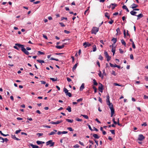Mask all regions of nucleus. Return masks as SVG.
Masks as SVG:
<instances>
[{
    "label": "nucleus",
    "mask_w": 148,
    "mask_h": 148,
    "mask_svg": "<svg viewBox=\"0 0 148 148\" xmlns=\"http://www.w3.org/2000/svg\"><path fill=\"white\" fill-rule=\"evenodd\" d=\"M15 46H14V48L18 50H19V49L21 48V51L24 52L25 54L28 55L29 54V52L27 51L26 49L24 47L23 45H21L19 44L16 43L15 44Z\"/></svg>",
    "instance_id": "obj_1"
},
{
    "label": "nucleus",
    "mask_w": 148,
    "mask_h": 148,
    "mask_svg": "<svg viewBox=\"0 0 148 148\" xmlns=\"http://www.w3.org/2000/svg\"><path fill=\"white\" fill-rule=\"evenodd\" d=\"M46 145H49V147H52L54 146L55 143L53 142L52 140H49L46 143Z\"/></svg>",
    "instance_id": "obj_2"
},
{
    "label": "nucleus",
    "mask_w": 148,
    "mask_h": 148,
    "mask_svg": "<svg viewBox=\"0 0 148 148\" xmlns=\"http://www.w3.org/2000/svg\"><path fill=\"white\" fill-rule=\"evenodd\" d=\"M99 30V28L95 27H92L91 30V33L96 34L98 32Z\"/></svg>",
    "instance_id": "obj_3"
},
{
    "label": "nucleus",
    "mask_w": 148,
    "mask_h": 148,
    "mask_svg": "<svg viewBox=\"0 0 148 148\" xmlns=\"http://www.w3.org/2000/svg\"><path fill=\"white\" fill-rule=\"evenodd\" d=\"M109 98L110 97L109 95H108L107 97V99H106V103L107 104L108 106L109 107L112 106H113V105L112 103H110V101L109 100Z\"/></svg>",
    "instance_id": "obj_4"
},
{
    "label": "nucleus",
    "mask_w": 148,
    "mask_h": 148,
    "mask_svg": "<svg viewBox=\"0 0 148 148\" xmlns=\"http://www.w3.org/2000/svg\"><path fill=\"white\" fill-rule=\"evenodd\" d=\"M111 110V116L112 117L114 113V110L113 107V106H112L110 107Z\"/></svg>",
    "instance_id": "obj_5"
},
{
    "label": "nucleus",
    "mask_w": 148,
    "mask_h": 148,
    "mask_svg": "<svg viewBox=\"0 0 148 148\" xmlns=\"http://www.w3.org/2000/svg\"><path fill=\"white\" fill-rule=\"evenodd\" d=\"M63 121L62 120L60 121H58L56 122L51 121L50 122V123L52 124H58L61 123Z\"/></svg>",
    "instance_id": "obj_6"
},
{
    "label": "nucleus",
    "mask_w": 148,
    "mask_h": 148,
    "mask_svg": "<svg viewBox=\"0 0 148 148\" xmlns=\"http://www.w3.org/2000/svg\"><path fill=\"white\" fill-rule=\"evenodd\" d=\"M117 5L115 3H111L110 5L109 8H111L113 10Z\"/></svg>",
    "instance_id": "obj_7"
},
{
    "label": "nucleus",
    "mask_w": 148,
    "mask_h": 148,
    "mask_svg": "<svg viewBox=\"0 0 148 148\" xmlns=\"http://www.w3.org/2000/svg\"><path fill=\"white\" fill-rule=\"evenodd\" d=\"M145 138L144 136L142 134H140L139 135L138 139L140 141H142Z\"/></svg>",
    "instance_id": "obj_8"
},
{
    "label": "nucleus",
    "mask_w": 148,
    "mask_h": 148,
    "mask_svg": "<svg viewBox=\"0 0 148 148\" xmlns=\"http://www.w3.org/2000/svg\"><path fill=\"white\" fill-rule=\"evenodd\" d=\"M91 44L88 42H85L84 43L83 45L84 46L85 48H86L87 47H89L91 46Z\"/></svg>",
    "instance_id": "obj_9"
},
{
    "label": "nucleus",
    "mask_w": 148,
    "mask_h": 148,
    "mask_svg": "<svg viewBox=\"0 0 148 148\" xmlns=\"http://www.w3.org/2000/svg\"><path fill=\"white\" fill-rule=\"evenodd\" d=\"M99 84H100V85L98 89L101 92H103V85L102 84L100 83Z\"/></svg>",
    "instance_id": "obj_10"
},
{
    "label": "nucleus",
    "mask_w": 148,
    "mask_h": 148,
    "mask_svg": "<svg viewBox=\"0 0 148 148\" xmlns=\"http://www.w3.org/2000/svg\"><path fill=\"white\" fill-rule=\"evenodd\" d=\"M138 5L135 3H133L131 6V8L134 9L137 7Z\"/></svg>",
    "instance_id": "obj_11"
},
{
    "label": "nucleus",
    "mask_w": 148,
    "mask_h": 148,
    "mask_svg": "<svg viewBox=\"0 0 148 148\" xmlns=\"http://www.w3.org/2000/svg\"><path fill=\"white\" fill-rule=\"evenodd\" d=\"M64 47V44H63L62 46H56V47L58 49H62Z\"/></svg>",
    "instance_id": "obj_12"
},
{
    "label": "nucleus",
    "mask_w": 148,
    "mask_h": 148,
    "mask_svg": "<svg viewBox=\"0 0 148 148\" xmlns=\"http://www.w3.org/2000/svg\"><path fill=\"white\" fill-rule=\"evenodd\" d=\"M143 16L142 14H140L139 15L137 16V20L139 19L140 18L142 17Z\"/></svg>",
    "instance_id": "obj_13"
},
{
    "label": "nucleus",
    "mask_w": 148,
    "mask_h": 148,
    "mask_svg": "<svg viewBox=\"0 0 148 148\" xmlns=\"http://www.w3.org/2000/svg\"><path fill=\"white\" fill-rule=\"evenodd\" d=\"M29 145L32 147V148H38L39 147L38 146L33 145L31 143Z\"/></svg>",
    "instance_id": "obj_14"
},
{
    "label": "nucleus",
    "mask_w": 148,
    "mask_h": 148,
    "mask_svg": "<svg viewBox=\"0 0 148 148\" xmlns=\"http://www.w3.org/2000/svg\"><path fill=\"white\" fill-rule=\"evenodd\" d=\"M84 88V83L82 84L81 86L80 87V90L82 91Z\"/></svg>",
    "instance_id": "obj_15"
},
{
    "label": "nucleus",
    "mask_w": 148,
    "mask_h": 148,
    "mask_svg": "<svg viewBox=\"0 0 148 148\" xmlns=\"http://www.w3.org/2000/svg\"><path fill=\"white\" fill-rule=\"evenodd\" d=\"M136 13H137L135 11H134L133 10L132 11L130 12V14L132 15H133V16H136Z\"/></svg>",
    "instance_id": "obj_16"
},
{
    "label": "nucleus",
    "mask_w": 148,
    "mask_h": 148,
    "mask_svg": "<svg viewBox=\"0 0 148 148\" xmlns=\"http://www.w3.org/2000/svg\"><path fill=\"white\" fill-rule=\"evenodd\" d=\"M111 51L112 52L113 54V55L114 56V53H115V47H113V46H112V48Z\"/></svg>",
    "instance_id": "obj_17"
},
{
    "label": "nucleus",
    "mask_w": 148,
    "mask_h": 148,
    "mask_svg": "<svg viewBox=\"0 0 148 148\" xmlns=\"http://www.w3.org/2000/svg\"><path fill=\"white\" fill-rule=\"evenodd\" d=\"M93 137L96 139H98L99 138V136L96 134H94L93 135Z\"/></svg>",
    "instance_id": "obj_18"
},
{
    "label": "nucleus",
    "mask_w": 148,
    "mask_h": 148,
    "mask_svg": "<svg viewBox=\"0 0 148 148\" xmlns=\"http://www.w3.org/2000/svg\"><path fill=\"white\" fill-rule=\"evenodd\" d=\"M77 64L78 63H76L74 65V66H73L72 70L73 71H74V70H75L77 68Z\"/></svg>",
    "instance_id": "obj_19"
},
{
    "label": "nucleus",
    "mask_w": 148,
    "mask_h": 148,
    "mask_svg": "<svg viewBox=\"0 0 148 148\" xmlns=\"http://www.w3.org/2000/svg\"><path fill=\"white\" fill-rule=\"evenodd\" d=\"M93 51L94 52L95 51L97 50V48L96 45H94L92 46Z\"/></svg>",
    "instance_id": "obj_20"
},
{
    "label": "nucleus",
    "mask_w": 148,
    "mask_h": 148,
    "mask_svg": "<svg viewBox=\"0 0 148 148\" xmlns=\"http://www.w3.org/2000/svg\"><path fill=\"white\" fill-rule=\"evenodd\" d=\"M99 73L98 74V75L100 77H101L102 78H103V75H101V71H99Z\"/></svg>",
    "instance_id": "obj_21"
},
{
    "label": "nucleus",
    "mask_w": 148,
    "mask_h": 148,
    "mask_svg": "<svg viewBox=\"0 0 148 148\" xmlns=\"http://www.w3.org/2000/svg\"><path fill=\"white\" fill-rule=\"evenodd\" d=\"M121 42L122 45H123L124 46H125L126 45V43L124 41L123 39H122L121 40Z\"/></svg>",
    "instance_id": "obj_22"
},
{
    "label": "nucleus",
    "mask_w": 148,
    "mask_h": 148,
    "mask_svg": "<svg viewBox=\"0 0 148 148\" xmlns=\"http://www.w3.org/2000/svg\"><path fill=\"white\" fill-rule=\"evenodd\" d=\"M37 61L39 63H41V64H42V63H44L45 62L44 60H37Z\"/></svg>",
    "instance_id": "obj_23"
},
{
    "label": "nucleus",
    "mask_w": 148,
    "mask_h": 148,
    "mask_svg": "<svg viewBox=\"0 0 148 148\" xmlns=\"http://www.w3.org/2000/svg\"><path fill=\"white\" fill-rule=\"evenodd\" d=\"M112 41H113L114 42V44H115L117 41V39L116 38H113L112 40Z\"/></svg>",
    "instance_id": "obj_24"
},
{
    "label": "nucleus",
    "mask_w": 148,
    "mask_h": 148,
    "mask_svg": "<svg viewBox=\"0 0 148 148\" xmlns=\"http://www.w3.org/2000/svg\"><path fill=\"white\" fill-rule=\"evenodd\" d=\"M105 16L107 17L108 19L110 18V16L109 15V13L107 12H106L105 14Z\"/></svg>",
    "instance_id": "obj_25"
},
{
    "label": "nucleus",
    "mask_w": 148,
    "mask_h": 148,
    "mask_svg": "<svg viewBox=\"0 0 148 148\" xmlns=\"http://www.w3.org/2000/svg\"><path fill=\"white\" fill-rule=\"evenodd\" d=\"M66 120L67 121L71 123H72L73 121V119H66Z\"/></svg>",
    "instance_id": "obj_26"
},
{
    "label": "nucleus",
    "mask_w": 148,
    "mask_h": 148,
    "mask_svg": "<svg viewBox=\"0 0 148 148\" xmlns=\"http://www.w3.org/2000/svg\"><path fill=\"white\" fill-rule=\"evenodd\" d=\"M66 110L69 112H70L71 111V108L69 106H68L67 108L66 109Z\"/></svg>",
    "instance_id": "obj_27"
},
{
    "label": "nucleus",
    "mask_w": 148,
    "mask_h": 148,
    "mask_svg": "<svg viewBox=\"0 0 148 148\" xmlns=\"http://www.w3.org/2000/svg\"><path fill=\"white\" fill-rule=\"evenodd\" d=\"M93 83L94 85H95V86H97V85L98 84H97V82L96 80L95 79H93Z\"/></svg>",
    "instance_id": "obj_28"
},
{
    "label": "nucleus",
    "mask_w": 148,
    "mask_h": 148,
    "mask_svg": "<svg viewBox=\"0 0 148 148\" xmlns=\"http://www.w3.org/2000/svg\"><path fill=\"white\" fill-rule=\"evenodd\" d=\"M81 116H83L84 118L86 119H88V117L87 115L81 114Z\"/></svg>",
    "instance_id": "obj_29"
},
{
    "label": "nucleus",
    "mask_w": 148,
    "mask_h": 148,
    "mask_svg": "<svg viewBox=\"0 0 148 148\" xmlns=\"http://www.w3.org/2000/svg\"><path fill=\"white\" fill-rule=\"evenodd\" d=\"M63 90L64 91V92L66 94L68 92V90L65 88H64Z\"/></svg>",
    "instance_id": "obj_30"
},
{
    "label": "nucleus",
    "mask_w": 148,
    "mask_h": 148,
    "mask_svg": "<svg viewBox=\"0 0 148 148\" xmlns=\"http://www.w3.org/2000/svg\"><path fill=\"white\" fill-rule=\"evenodd\" d=\"M50 79L52 80L53 81H55L57 80V78H51Z\"/></svg>",
    "instance_id": "obj_31"
},
{
    "label": "nucleus",
    "mask_w": 148,
    "mask_h": 148,
    "mask_svg": "<svg viewBox=\"0 0 148 148\" xmlns=\"http://www.w3.org/2000/svg\"><path fill=\"white\" fill-rule=\"evenodd\" d=\"M116 31L117 32V33H116V34H117V33H119V34H120V33H121V32L120 31V29L119 28H117L116 29Z\"/></svg>",
    "instance_id": "obj_32"
},
{
    "label": "nucleus",
    "mask_w": 148,
    "mask_h": 148,
    "mask_svg": "<svg viewBox=\"0 0 148 148\" xmlns=\"http://www.w3.org/2000/svg\"><path fill=\"white\" fill-rule=\"evenodd\" d=\"M66 94V95L68 96L69 97H71V96H72L71 94V93L68 92Z\"/></svg>",
    "instance_id": "obj_33"
},
{
    "label": "nucleus",
    "mask_w": 148,
    "mask_h": 148,
    "mask_svg": "<svg viewBox=\"0 0 148 148\" xmlns=\"http://www.w3.org/2000/svg\"><path fill=\"white\" fill-rule=\"evenodd\" d=\"M55 134V132H54L53 131V132H52L49 133L48 134V135H53V134Z\"/></svg>",
    "instance_id": "obj_34"
},
{
    "label": "nucleus",
    "mask_w": 148,
    "mask_h": 148,
    "mask_svg": "<svg viewBox=\"0 0 148 148\" xmlns=\"http://www.w3.org/2000/svg\"><path fill=\"white\" fill-rule=\"evenodd\" d=\"M38 55H44V53L40 51H38Z\"/></svg>",
    "instance_id": "obj_35"
},
{
    "label": "nucleus",
    "mask_w": 148,
    "mask_h": 148,
    "mask_svg": "<svg viewBox=\"0 0 148 148\" xmlns=\"http://www.w3.org/2000/svg\"><path fill=\"white\" fill-rule=\"evenodd\" d=\"M99 59L100 60H102L103 59V57L101 56V55H100L99 56Z\"/></svg>",
    "instance_id": "obj_36"
},
{
    "label": "nucleus",
    "mask_w": 148,
    "mask_h": 148,
    "mask_svg": "<svg viewBox=\"0 0 148 148\" xmlns=\"http://www.w3.org/2000/svg\"><path fill=\"white\" fill-rule=\"evenodd\" d=\"M106 58H107V60L108 61H109V60H110L111 58V57L109 56L106 57Z\"/></svg>",
    "instance_id": "obj_37"
},
{
    "label": "nucleus",
    "mask_w": 148,
    "mask_h": 148,
    "mask_svg": "<svg viewBox=\"0 0 148 148\" xmlns=\"http://www.w3.org/2000/svg\"><path fill=\"white\" fill-rule=\"evenodd\" d=\"M92 88L94 90L95 92L96 93L97 92V88L94 86H93L92 87Z\"/></svg>",
    "instance_id": "obj_38"
},
{
    "label": "nucleus",
    "mask_w": 148,
    "mask_h": 148,
    "mask_svg": "<svg viewBox=\"0 0 148 148\" xmlns=\"http://www.w3.org/2000/svg\"><path fill=\"white\" fill-rule=\"evenodd\" d=\"M67 129L69 130V131H73V129L71 127H69L67 128Z\"/></svg>",
    "instance_id": "obj_39"
},
{
    "label": "nucleus",
    "mask_w": 148,
    "mask_h": 148,
    "mask_svg": "<svg viewBox=\"0 0 148 148\" xmlns=\"http://www.w3.org/2000/svg\"><path fill=\"white\" fill-rule=\"evenodd\" d=\"M104 54L106 56V57L109 56L107 51H105Z\"/></svg>",
    "instance_id": "obj_40"
},
{
    "label": "nucleus",
    "mask_w": 148,
    "mask_h": 148,
    "mask_svg": "<svg viewBox=\"0 0 148 148\" xmlns=\"http://www.w3.org/2000/svg\"><path fill=\"white\" fill-rule=\"evenodd\" d=\"M21 130H17L15 132V133L16 134H18L21 131Z\"/></svg>",
    "instance_id": "obj_41"
},
{
    "label": "nucleus",
    "mask_w": 148,
    "mask_h": 148,
    "mask_svg": "<svg viewBox=\"0 0 148 148\" xmlns=\"http://www.w3.org/2000/svg\"><path fill=\"white\" fill-rule=\"evenodd\" d=\"M65 138H66V139L67 140H68V138L66 137H64L63 138H62L60 140V142L61 143H62V140L64 139H65Z\"/></svg>",
    "instance_id": "obj_42"
},
{
    "label": "nucleus",
    "mask_w": 148,
    "mask_h": 148,
    "mask_svg": "<svg viewBox=\"0 0 148 148\" xmlns=\"http://www.w3.org/2000/svg\"><path fill=\"white\" fill-rule=\"evenodd\" d=\"M110 66L111 67H116V66H115V65H113V64H111V63H110Z\"/></svg>",
    "instance_id": "obj_43"
},
{
    "label": "nucleus",
    "mask_w": 148,
    "mask_h": 148,
    "mask_svg": "<svg viewBox=\"0 0 148 148\" xmlns=\"http://www.w3.org/2000/svg\"><path fill=\"white\" fill-rule=\"evenodd\" d=\"M110 131L112 134H115V131L114 130H110Z\"/></svg>",
    "instance_id": "obj_44"
},
{
    "label": "nucleus",
    "mask_w": 148,
    "mask_h": 148,
    "mask_svg": "<svg viewBox=\"0 0 148 148\" xmlns=\"http://www.w3.org/2000/svg\"><path fill=\"white\" fill-rule=\"evenodd\" d=\"M132 47L134 49L136 47H135V45L134 44V42H132Z\"/></svg>",
    "instance_id": "obj_45"
},
{
    "label": "nucleus",
    "mask_w": 148,
    "mask_h": 148,
    "mask_svg": "<svg viewBox=\"0 0 148 148\" xmlns=\"http://www.w3.org/2000/svg\"><path fill=\"white\" fill-rule=\"evenodd\" d=\"M114 85H115L116 86H122L120 84H119L116 83H114Z\"/></svg>",
    "instance_id": "obj_46"
},
{
    "label": "nucleus",
    "mask_w": 148,
    "mask_h": 148,
    "mask_svg": "<svg viewBox=\"0 0 148 148\" xmlns=\"http://www.w3.org/2000/svg\"><path fill=\"white\" fill-rule=\"evenodd\" d=\"M119 51L120 53H123V51L122 50V49L121 48H120L119 49Z\"/></svg>",
    "instance_id": "obj_47"
},
{
    "label": "nucleus",
    "mask_w": 148,
    "mask_h": 148,
    "mask_svg": "<svg viewBox=\"0 0 148 148\" xmlns=\"http://www.w3.org/2000/svg\"><path fill=\"white\" fill-rule=\"evenodd\" d=\"M112 74L114 75V76L116 75V74L115 72V71H112Z\"/></svg>",
    "instance_id": "obj_48"
},
{
    "label": "nucleus",
    "mask_w": 148,
    "mask_h": 148,
    "mask_svg": "<svg viewBox=\"0 0 148 148\" xmlns=\"http://www.w3.org/2000/svg\"><path fill=\"white\" fill-rule=\"evenodd\" d=\"M130 59L132 60H133L134 59L133 55L132 54H131L130 55Z\"/></svg>",
    "instance_id": "obj_49"
},
{
    "label": "nucleus",
    "mask_w": 148,
    "mask_h": 148,
    "mask_svg": "<svg viewBox=\"0 0 148 148\" xmlns=\"http://www.w3.org/2000/svg\"><path fill=\"white\" fill-rule=\"evenodd\" d=\"M36 143L38 145H40L41 144V141L38 140L36 141Z\"/></svg>",
    "instance_id": "obj_50"
},
{
    "label": "nucleus",
    "mask_w": 148,
    "mask_h": 148,
    "mask_svg": "<svg viewBox=\"0 0 148 148\" xmlns=\"http://www.w3.org/2000/svg\"><path fill=\"white\" fill-rule=\"evenodd\" d=\"M113 22L114 21L112 19H111L110 21L108 22V23L111 24H112Z\"/></svg>",
    "instance_id": "obj_51"
},
{
    "label": "nucleus",
    "mask_w": 148,
    "mask_h": 148,
    "mask_svg": "<svg viewBox=\"0 0 148 148\" xmlns=\"http://www.w3.org/2000/svg\"><path fill=\"white\" fill-rule=\"evenodd\" d=\"M75 119H76V120L77 121H82V119H79L78 118H76Z\"/></svg>",
    "instance_id": "obj_52"
},
{
    "label": "nucleus",
    "mask_w": 148,
    "mask_h": 148,
    "mask_svg": "<svg viewBox=\"0 0 148 148\" xmlns=\"http://www.w3.org/2000/svg\"><path fill=\"white\" fill-rule=\"evenodd\" d=\"M59 23L60 25L62 27H64L65 26L64 24L62 23Z\"/></svg>",
    "instance_id": "obj_53"
},
{
    "label": "nucleus",
    "mask_w": 148,
    "mask_h": 148,
    "mask_svg": "<svg viewBox=\"0 0 148 148\" xmlns=\"http://www.w3.org/2000/svg\"><path fill=\"white\" fill-rule=\"evenodd\" d=\"M79 147V145H78V144H76L73 146L75 148H78Z\"/></svg>",
    "instance_id": "obj_54"
},
{
    "label": "nucleus",
    "mask_w": 148,
    "mask_h": 148,
    "mask_svg": "<svg viewBox=\"0 0 148 148\" xmlns=\"http://www.w3.org/2000/svg\"><path fill=\"white\" fill-rule=\"evenodd\" d=\"M64 33L67 34H69L70 33V32L69 31H67L66 30H64Z\"/></svg>",
    "instance_id": "obj_55"
},
{
    "label": "nucleus",
    "mask_w": 148,
    "mask_h": 148,
    "mask_svg": "<svg viewBox=\"0 0 148 148\" xmlns=\"http://www.w3.org/2000/svg\"><path fill=\"white\" fill-rule=\"evenodd\" d=\"M99 101L101 103H102V99L100 97H99Z\"/></svg>",
    "instance_id": "obj_56"
},
{
    "label": "nucleus",
    "mask_w": 148,
    "mask_h": 148,
    "mask_svg": "<svg viewBox=\"0 0 148 148\" xmlns=\"http://www.w3.org/2000/svg\"><path fill=\"white\" fill-rule=\"evenodd\" d=\"M11 137L12 138L15 140V138H16V137L15 136V135H11Z\"/></svg>",
    "instance_id": "obj_57"
},
{
    "label": "nucleus",
    "mask_w": 148,
    "mask_h": 148,
    "mask_svg": "<svg viewBox=\"0 0 148 148\" xmlns=\"http://www.w3.org/2000/svg\"><path fill=\"white\" fill-rule=\"evenodd\" d=\"M43 134L42 133H38L37 134V135H38L39 136H41L43 135Z\"/></svg>",
    "instance_id": "obj_58"
},
{
    "label": "nucleus",
    "mask_w": 148,
    "mask_h": 148,
    "mask_svg": "<svg viewBox=\"0 0 148 148\" xmlns=\"http://www.w3.org/2000/svg\"><path fill=\"white\" fill-rule=\"evenodd\" d=\"M83 100V99L82 98H81L79 99H78L77 100V102H79L80 101H82Z\"/></svg>",
    "instance_id": "obj_59"
},
{
    "label": "nucleus",
    "mask_w": 148,
    "mask_h": 148,
    "mask_svg": "<svg viewBox=\"0 0 148 148\" xmlns=\"http://www.w3.org/2000/svg\"><path fill=\"white\" fill-rule=\"evenodd\" d=\"M88 126L89 127V129L91 131H92L93 130L92 129L90 126L89 125H88Z\"/></svg>",
    "instance_id": "obj_60"
},
{
    "label": "nucleus",
    "mask_w": 148,
    "mask_h": 148,
    "mask_svg": "<svg viewBox=\"0 0 148 148\" xmlns=\"http://www.w3.org/2000/svg\"><path fill=\"white\" fill-rule=\"evenodd\" d=\"M64 19H65L66 20H67V18H66V17H62L61 18V21H62Z\"/></svg>",
    "instance_id": "obj_61"
},
{
    "label": "nucleus",
    "mask_w": 148,
    "mask_h": 148,
    "mask_svg": "<svg viewBox=\"0 0 148 148\" xmlns=\"http://www.w3.org/2000/svg\"><path fill=\"white\" fill-rule=\"evenodd\" d=\"M67 80L68 82H70L71 81V79L69 77L67 78Z\"/></svg>",
    "instance_id": "obj_62"
},
{
    "label": "nucleus",
    "mask_w": 148,
    "mask_h": 148,
    "mask_svg": "<svg viewBox=\"0 0 148 148\" xmlns=\"http://www.w3.org/2000/svg\"><path fill=\"white\" fill-rule=\"evenodd\" d=\"M147 124L145 122L143 123L142 124V125L143 126H146L147 125Z\"/></svg>",
    "instance_id": "obj_63"
},
{
    "label": "nucleus",
    "mask_w": 148,
    "mask_h": 148,
    "mask_svg": "<svg viewBox=\"0 0 148 148\" xmlns=\"http://www.w3.org/2000/svg\"><path fill=\"white\" fill-rule=\"evenodd\" d=\"M122 8L123 9H126V8H127V6L125 5H123V6H122Z\"/></svg>",
    "instance_id": "obj_64"
}]
</instances>
